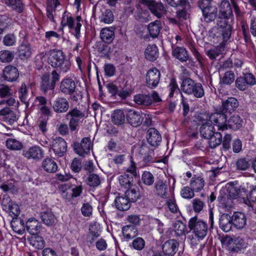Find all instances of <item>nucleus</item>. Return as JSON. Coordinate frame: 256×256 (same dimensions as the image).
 Masks as SVG:
<instances>
[{
  "label": "nucleus",
  "instance_id": "1",
  "mask_svg": "<svg viewBox=\"0 0 256 256\" xmlns=\"http://www.w3.org/2000/svg\"><path fill=\"white\" fill-rule=\"evenodd\" d=\"M48 62L53 68H58L60 72L66 73L71 67L70 61L66 58L64 52L60 50H52L50 52Z\"/></svg>",
  "mask_w": 256,
  "mask_h": 256
},
{
  "label": "nucleus",
  "instance_id": "2",
  "mask_svg": "<svg viewBox=\"0 0 256 256\" xmlns=\"http://www.w3.org/2000/svg\"><path fill=\"white\" fill-rule=\"evenodd\" d=\"M180 89L184 94L193 96L197 98H202L204 96L202 85L188 78L182 80L180 84Z\"/></svg>",
  "mask_w": 256,
  "mask_h": 256
},
{
  "label": "nucleus",
  "instance_id": "3",
  "mask_svg": "<svg viewBox=\"0 0 256 256\" xmlns=\"http://www.w3.org/2000/svg\"><path fill=\"white\" fill-rule=\"evenodd\" d=\"M188 227L198 240H202L208 232V226L206 222L197 216L190 218L188 222Z\"/></svg>",
  "mask_w": 256,
  "mask_h": 256
},
{
  "label": "nucleus",
  "instance_id": "4",
  "mask_svg": "<svg viewBox=\"0 0 256 256\" xmlns=\"http://www.w3.org/2000/svg\"><path fill=\"white\" fill-rule=\"evenodd\" d=\"M86 118L85 111L80 110L77 108L70 110L66 116V118L70 120L68 124L71 131L76 130L79 124Z\"/></svg>",
  "mask_w": 256,
  "mask_h": 256
},
{
  "label": "nucleus",
  "instance_id": "5",
  "mask_svg": "<svg viewBox=\"0 0 256 256\" xmlns=\"http://www.w3.org/2000/svg\"><path fill=\"white\" fill-rule=\"evenodd\" d=\"M60 78V74L56 70H52L50 76L48 74H44L42 77L41 89L44 92L54 90Z\"/></svg>",
  "mask_w": 256,
  "mask_h": 256
},
{
  "label": "nucleus",
  "instance_id": "6",
  "mask_svg": "<svg viewBox=\"0 0 256 256\" xmlns=\"http://www.w3.org/2000/svg\"><path fill=\"white\" fill-rule=\"evenodd\" d=\"M50 146L54 154L62 157L64 156L67 150V144L64 140L60 137H56L50 142Z\"/></svg>",
  "mask_w": 256,
  "mask_h": 256
},
{
  "label": "nucleus",
  "instance_id": "7",
  "mask_svg": "<svg viewBox=\"0 0 256 256\" xmlns=\"http://www.w3.org/2000/svg\"><path fill=\"white\" fill-rule=\"evenodd\" d=\"M92 146L91 140L90 138H84L80 142L74 144V148L76 152L80 156H84L90 152Z\"/></svg>",
  "mask_w": 256,
  "mask_h": 256
},
{
  "label": "nucleus",
  "instance_id": "8",
  "mask_svg": "<svg viewBox=\"0 0 256 256\" xmlns=\"http://www.w3.org/2000/svg\"><path fill=\"white\" fill-rule=\"evenodd\" d=\"M160 78V72L156 68L150 69L146 72V86L150 88H155L159 83Z\"/></svg>",
  "mask_w": 256,
  "mask_h": 256
},
{
  "label": "nucleus",
  "instance_id": "9",
  "mask_svg": "<svg viewBox=\"0 0 256 256\" xmlns=\"http://www.w3.org/2000/svg\"><path fill=\"white\" fill-rule=\"evenodd\" d=\"M210 122L218 128V130L224 131L226 130V116L222 113L216 112L210 116Z\"/></svg>",
  "mask_w": 256,
  "mask_h": 256
},
{
  "label": "nucleus",
  "instance_id": "10",
  "mask_svg": "<svg viewBox=\"0 0 256 256\" xmlns=\"http://www.w3.org/2000/svg\"><path fill=\"white\" fill-rule=\"evenodd\" d=\"M148 142L152 146H157L160 144L162 138L160 132L155 128H150L146 132Z\"/></svg>",
  "mask_w": 256,
  "mask_h": 256
},
{
  "label": "nucleus",
  "instance_id": "11",
  "mask_svg": "<svg viewBox=\"0 0 256 256\" xmlns=\"http://www.w3.org/2000/svg\"><path fill=\"white\" fill-rule=\"evenodd\" d=\"M23 156L28 159L40 160L44 156L42 148L37 146H32L22 152Z\"/></svg>",
  "mask_w": 256,
  "mask_h": 256
},
{
  "label": "nucleus",
  "instance_id": "12",
  "mask_svg": "<svg viewBox=\"0 0 256 256\" xmlns=\"http://www.w3.org/2000/svg\"><path fill=\"white\" fill-rule=\"evenodd\" d=\"M178 242L174 239L166 241L162 245V249L165 255L174 256L178 250Z\"/></svg>",
  "mask_w": 256,
  "mask_h": 256
},
{
  "label": "nucleus",
  "instance_id": "13",
  "mask_svg": "<svg viewBox=\"0 0 256 256\" xmlns=\"http://www.w3.org/2000/svg\"><path fill=\"white\" fill-rule=\"evenodd\" d=\"M126 118L128 122L134 127L140 126L143 120V118L140 113L132 110H128Z\"/></svg>",
  "mask_w": 256,
  "mask_h": 256
},
{
  "label": "nucleus",
  "instance_id": "14",
  "mask_svg": "<svg viewBox=\"0 0 256 256\" xmlns=\"http://www.w3.org/2000/svg\"><path fill=\"white\" fill-rule=\"evenodd\" d=\"M148 9L158 18H160L164 13V6L161 2L148 0L146 2Z\"/></svg>",
  "mask_w": 256,
  "mask_h": 256
},
{
  "label": "nucleus",
  "instance_id": "15",
  "mask_svg": "<svg viewBox=\"0 0 256 256\" xmlns=\"http://www.w3.org/2000/svg\"><path fill=\"white\" fill-rule=\"evenodd\" d=\"M4 79L8 82H14L19 76L18 69L14 66H8L5 67L2 72Z\"/></svg>",
  "mask_w": 256,
  "mask_h": 256
},
{
  "label": "nucleus",
  "instance_id": "16",
  "mask_svg": "<svg viewBox=\"0 0 256 256\" xmlns=\"http://www.w3.org/2000/svg\"><path fill=\"white\" fill-rule=\"evenodd\" d=\"M76 88L75 82L71 78H66L62 80L60 86V90L66 94H72Z\"/></svg>",
  "mask_w": 256,
  "mask_h": 256
},
{
  "label": "nucleus",
  "instance_id": "17",
  "mask_svg": "<svg viewBox=\"0 0 256 256\" xmlns=\"http://www.w3.org/2000/svg\"><path fill=\"white\" fill-rule=\"evenodd\" d=\"M69 108V103L63 98H58L54 102L53 109L58 113L66 112Z\"/></svg>",
  "mask_w": 256,
  "mask_h": 256
},
{
  "label": "nucleus",
  "instance_id": "18",
  "mask_svg": "<svg viewBox=\"0 0 256 256\" xmlns=\"http://www.w3.org/2000/svg\"><path fill=\"white\" fill-rule=\"evenodd\" d=\"M232 224L238 229L243 228L246 224L244 214L241 212H235L232 217Z\"/></svg>",
  "mask_w": 256,
  "mask_h": 256
},
{
  "label": "nucleus",
  "instance_id": "19",
  "mask_svg": "<svg viewBox=\"0 0 256 256\" xmlns=\"http://www.w3.org/2000/svg\"><path fill=\"white\" fill-rule=\"evenodd\" d=\"M168 190V186L166 180H158L156 181L154 184V191L156 194L162 198L166 197Z\"/></svg>",
  "mask_w": 256,
  "mask_h": 256
},
{
  "label": "nucleus",
  "instance_id": "20",
  "mask_svg": "<svg viewBox=\"0 0 256 256\" xmlns=\"http://www.w3.org/2000/svg\"><path fill=\"white\" fill-rule=\"evenodd\" d=\"M238 106L237 100L234 98H229L222 104V111L223 112L232 113Z\"/></svg>",
  "mask_w": 256,
  "mask_h": 256
},
{
  "label": "nucleus",
  "instance_id": "21",
  "mask_svg": "<svg viewBox=\"0 0 256 256\" xmlns=\"http://www.w3.org/2000/svg\"><path fill=\"white\" fill-rule=\"evenodd\" d=\"M40 218L43 223L47 226H52L56 223V217L50 210L42 212Z\"/></svg>",
  "mask_w": 256,
  "mask_h": 256
},
{
  "label": "nucleus",
  "instance_id": "22",
  "mask_svg": "<svg viewBox=\"0 0 256 256\" xmlns=\"http://www.w3.org/2000/svg\"><path fill=\"white\" fill-rule=\"evenodd\" d=\"M242 125V120L238 115H233L226 122V130L228 128L234 130H239Z\"/></svg>",
  "mask_w": 256,
  "mask_h": 256
},
{
  "label": "nucleus",
  "instance_id": "23",
  "mask_svg": "<svg viewBox=\"0 0 256 256\" xmlns=\"http://www.w3.org/2000/svg\"><path fill=\"white\" fill-rule=\"evenodd\" d=\"M220 14L224 19H228L232 16V12L230 2L223 0L220 6Z\"/></svg>",
  "mask_w": 256,
  "mask_h": 256
},
{
  "label": "nucleus",
  "instance_id": "24",
  "mask_svg": "<svg viewBox=\"0 0 256 256\" xmlns=\"http://www.w3.org/2000/svg\"><path fill=\"white\" fill-rule=\"evenodd\" d=\"M219 224L220 228L224 232H229L232 225V218L228 214H222L220 218Z\"/></svg>",
  "mask_w": 256,
  "mask_h": 256
},
{
  "label": "nucleus",
  "instance_id": "25",
  "mask_svg": "<svg viewBox=\"0 0 256 256\" xmlns=\"http://www.w3.org/2000/svg\"><path fill=\"white\" fill-rule=\"evenodd\" d=\"M145 58L147 60L154 62L158 56L159 52L157 46L155 44H150L144 52Z\"/></svg>",
  "mask_w": 256,
  "mask_h": 256
},
{
  "label": "nucleus",
  "instance_id": "26",
  "mask_svg": "<svg viewBox=\"0 0 256 256\" xmlns=\"http://www.w3.org/2000/svg\"><path fill=\"white\" fill-rule=\"evenodd\" d=\"M204 184V180L202 176L194 175L190 180V186L193 190L198 192L203 188Z\"/></svg>",
  "mask_w": 256,
  "mask_h": 256
},
{
  "label": "nucleus",
  "instance_id": "27",
  "mask_svg": "<svg viewBox=\"0 0 256 256\" xmlns=\"http://www.w3.org/2000/svg\"><path fill=\"white\" fill-rule=\"evenodd\" d=\"M46 0V14L48 18L52 22H55L54 16V12H55L56 8L60 4L58 0Z\"/></svg>",
  "mask_w": 256,
  "mask_h": 256
},
{
  "label": "nucleus",
  "instance_id": "28",
  "mask_svg": "<svg viewBox=\"0 0 256 256\" xmlns=\"http://www.w3.org/2000/svg\"><path fill=\"white\" fill-rule=\"evenodd\" d=\"M173 56L182 62H184L188 60V54L186 49L184 47L176 46L173 48Z\"/></svg>",
  "mask_w": 256,
  "mask_h": 256
},
{
  "label": "nucleus",
  "instance_id": "29",
  "mask_svg": "<svg viewBox=\"0 0 256 256\" xmlns=\"http://www.w3.org/2000/svg\"><path fill=\"white\" fill-rule=\"evenodd\" d=\"M218 14V10L216 5L210 6L209 8L202 12L203 18L204 22H210L214 21Z\"/></svg>",
  "mask_w": 256,
  "mask_h": 256
},
{
  "label": "nucleus",
  "instance_id": "30",
  "mask_svg": "<svg viewBox=\"0 0 256 256\" xmlns=\"http://www.w3.org/2000/svg\"><path fill=\"white\" fill-rule=\"evenodd\" d=\"M134 101L138 105L149 106L152 104V100L150 96L143 94H136L134 97Z\"/></svg>",
  "mask_w": 256,
  "mask_h": 256
},
{
  "label": "nucleus",
  "instance_id": "31",
  "mask_svg": "<svg viewBox=\"0 0 256 256\" xmlns=\"http://www.w3.org/2000/svg\"><path fill=\"white\" fill-rule=\"evenodd\" d=\"M114 204L116 208L122 211L127 210L130 206V201L126 197H116L114 200Z\"/></svg>",
  "mask_w": 256,
  "mask_h": 256
},
{
  "label": "nucleus",
  "instance_id": "32",
  "mask_svg": "<svg viewBox=\"0 0 256 256\" xmlns=\"http://www.w3.org/2000/svg\"><path fill=\"white\" fill-rule=\"evenodd\" d=\"M232 26H226L225 28H216V30L220 32L218 35H216L214 34H212V36L214 38V36L218 37L219 36H222V42L224 44L227 42L230 39L232 35Z\"/></svg>",
  "mask_w": 256,
  "mask_h": 256
},
{
  "label": "nucleus",
  "instance_id": "33",
  "mask_svg": "<svg viewBox=\"0 0 256 256\" xmlns=\"http://www.w3.org/2000/svg\"><path fill=\"white\" fill-rule=\"evenodd\" d=\"M42 167L45 171L48 172H54L58 169L56 162L53 159L48 158H45L42 161Z\"/></svg>",
  "mask_w": 256,
  "mask_h": 256
},
{
  "label": "nucleus",
  "instance_id": "34",
  "mask_svg": "<svg viewBox=\"0 0 256 256\" xmlns=\"http://www.w3.org/2000/svg\"><path fill=\"white\" fill-rule=\"evenodd\" d=\"M200 132L201 136L207 139L214 133V127L210 122L204 124L201 126Z\"/></svg>",
  "mask_w": 256,
  "mask_h": 256
},
{
  "label": "nucleus",
  "instance_id": "35",
  "mask_svg": "<svg viewBox=\"0 0 256 256\" xmlns=\"http://www.w3.org/2000/svg\"><path fill=\"white\" fill-rule=\"evenodd\" d=\"M114 38V30L109 28H104L100 32V38L102 40L107 44L111 43Z\"/></svg>",
  "mask_w": 256,
  "mask_h": 256
},
{
  "label": "nucleus",
  "instance_id": "36",
  "mask_svg": "<svg viewBox=\"0 0 256 256\" xmlns=\"http://www.w3.org/2000/svg\"><path fill=\"white\" fill-rule=\"evenodd\" d=\"M122 232L124 238L128 240L134 238L138 234V230L136 227L130 224L123 226Z\"/></svg>",
  "mask_w": 256,
  "mask_h": 256
},
{
  "label": "nucleus",
  "instance_id": "37",
  "mask_svg": "<svg viewBox=\"0 0 256 256\" xmlns=\"http://www.w3.org/2000/svg\"><path fill=\"white\" fill-rule=\"evenodd\" d=\"M2 2L18 13L24 10V4L21 0H2Z\"/></svg>",
  "mask_w": 256,
  "mask_h": 256
},
{
  "label": "nucleus",
  "instance_id": "38",
  "mask_svg": "<svg viewBox=\"0 0 256 256\" xmlns=\"http://www.w3.org/2000/svg\"><path fill=\"white\" fill-rule=\"evenodd\" d=\"M26 228L31 234L35 235L39 232V222L34 218H30L26 223Z\"/></svg>",
  "mask_w": 256,
  "mask_h": 256
},
{
  "label": "nucleus",
  "instance_id": "39",
  "mask_svg": "<svg viewBox=\"0 0 256 256\" xmlns=\"http://www.w3.org/2000/svg\"><path fill=\"white\" fill-rule=\"evenodd\" d=\"M126 116L122 110H116L112 114V122L115 124H122L125 120Z\"/></svg>",
  "mask_w": 256,
  "mask_h": 256
},
{
  "label": "nucleus",
  "instance_id": "40",
  "mask_svg": "<svg viewBox=\"0 0 256 256\" xmlns=\"http://www.w3.org/2000/svg\"><path fill=\"white\" fill-rule=\"evenodd\" d=\"M10 224L13 230L16 232L20 234L24 233L25 230L24 222L20 218L12 220Z\"/></svg>",
  "mask_w": 256,
  "mask_h": 256
},
{
  "label": "nucleus",
  "instance_id": "41",
  "mask_svg": "<svg viewBox=\"0 0 256 256\" xmlns=\"http://www.w3.org/2000/svg\"><path fill=\"white\" fill-rule=\"evenodd\" d=\"M102 178L98 174L92 173L90 174L86 179V184L92 188L99 186L102 182Z\"/></svg>",
  "mask_w": 256,
  "mask_h": 256
},
{
  "label": "nucleus",
  "instance_id": "42",
  "mask_svg": "<svg viewBox=\"0 0 256 256\" xmlns=\"http://www.w3.org/2000/svg\"><path fill=\"white\" fill-rule=\"evenodd\" d=\"M160 29L161 26H160V21L159 20L152 22L148 26L149 33L152 38H156L158 36Z\"/></svg>",
  "mask_w": 256,
  "mask_h": 256
},
{
  "label": "nucleus",
  "instance_id": "43",
  "mask_svg": "<svg viewBox=\"0 0 256 256\" xmlns=\"http://www.w3.org/2000/svg\"><path fill=\"white\" fill-rule=\"evenodd\" d=\"M208 144L211 148H214L219 146L222 142V134L220 132H214L213 135L210 136Z\"/></svg>",
  "mask_w": 256,
  "mask_h": 256
},
{
  "label": "nucleus",
  "instance_id": "44",
  "mask_svg": "<svg viewBox=\"0 0 256 256\" xmlns=\"http://www.w3.org/2000/svg\"><path fill=\"white\" fill-rule=\"evenodd\" d=\"M126 196L130 201L134 202L139 198L140 194L137 190L136 188L130 186L128 188L125 192Z\"/></svg>",
  "mask_w": 256,
  "mask_h": 256
},
{
  "label": "nucleus",
  "instance_id": "45",
  "mask_svg": "<svg viewBox=\"0 0 256 256\" xmlns=\"http://www.w3.org/2000/svg\"><path fill=\"white\" fill-rule=\"evenodd\" d=\"M132 177L130 176L127 174H124L119 177V182L120 184L126 188H130L132 186Z\"/></svg>",
  "mask_w": 256,
  "mask_h": 256
},
{
  "label": "nucleus",
  "instance_id": "46",
  "mask_svg": "<svg viewBox=\"0 0 256 256\" xmlns=\"http://www.w3.org/2000/svg\"><path fill=\"white\" fill-rule=\"evenodd\" d=\"M30 244L36 249H42L44 248L45 242L42 237L36 236L30 240Z\"/></svg>",
  "mask_w": 256,
  "mask_h": 256
},
{
  "label": "nucleus",
  "instance_id": "47",
  "mask_svg": "<svg viewBox=\"0 0 256 256\" xmlns=\"http://www.w3.org/2000/svg\"><path fill=\"white\" fill-rule=\"evenodd\" d=\"M6 146L8 148L12 150H20L23 146L20 142L14 138H8L6 140Z\"/></svg>",
  "mask_w": 256,
  "mask_h": 256
},
{
  "label": "nucleus",
  "instance_id": "48",
  "mask_svg": "<svg viewBox=\"0 0 256 256\" xmlns=\"http://www.w3.org/2000/svg\"><path fill=\"white\" fill-rule=\"evenodd\" d=\"M18 52L22 59H27L32 54L31 48L28 45L22 44L19 48Z\"/></svg>",
  "mask_w": 256,
  "mask_h": 256
},
{
  "label": "nucleus",
  "instance_id": "49",
  "mask_svg": "<svg viewBox=\"0 0 256 256\" xmlns=\"http://www.w3.org/2000/svg\"><path fill=\"white\" fill-rule=\"evenodd\" d=\"M142 181L144 184L150 186L154 182V176L150 172L144 171L142 175Z\"/></svg>",
  "mask_w": 256,
  "mask_h": 256
},
{
  "label": "nucleus",
  "instance_id": "50",
  "mask_svg": "<svg viewBox=\"0 0 256 256\" xmlns=\"http://www.w3.org/2000/svg\"><path fill=\"white\" fill-rule=\"evenodd\" d=\"M74 20L70 13L64 12L63 14L62 20L61 21V25L62 27L68 26L71 28L72 24L74 22Z\"/></svg>",
  "mask_w": 256,
  "mask_h": 256
},
{
  "label": "nucleus",
  "instance_id": "51",
  "mask_svg": "<svg viewBox=\"0 0 256 256\" xmlns=\"http://www.w3.org/2000/svg\"><path fill=\"white\" fill-rule=\"evenodd\" d=\"M14 54L10 51L3 50L0 52V61L2 62H9L12 61Z\"/></svg>",
  "mask_w": 256,
  "mask_h": 256
},
{
  "label": "nucleus",
  "instance_id": "52",
  "mask_svg": "<svg viewBox=\"0 0 256 256\" xmlns=\"http://www.w3.org/2000/svg\"><path fill=\"white\" fill-rule=\"evenodd\" d=\"M174 230L176 234L178 236H180L184 234L186 226L180 220L176 221L174 224Z\"/></svg>",
  "mask_w": 256,
  "mask_h": 256
},
{
  "label": "nucleus",
  "instance_id": "53",
  "mask_svg": "<svg viewBox=\"0 0 256 256\" xmlns=\"http://www.w3.org/2000/svg\"><path fill=\"white\" fill-rule=\"evenodd\" d=\"M223 48L222 46L219 45L217 46H216L213 49H211L210 50H208L206 52V54L210 58L211 60H214L216 59V58L220 56V54H221L222 49Z\"/></svg>",
  "mask_w": 256,
  "mask_h": 256
},
{
  "label": "nucleus",
  "instance_id": "54",
  "mask_svg": "<svg viewBox=\"0 0 256 256\" xmlns=\"http://www.w3.org/2000/svg\"><path fill=\"white\" fill-rule=\"evenodd\" d=\"M114 20V14L110 10H106L102 15L100 21L105 24H110Z\"/></svg>",
  "mask_w": 256,
  "mask_h": 256
},
{
  "label": "nucleus",
  "instance_id": "55",
  "mask_svg": "<svg viewBox=\"0 0 256 256\" xmlns=\"http://www.w3.org/2000/svg\"><path fill=\"white\" fill-rule=\"evenodd\" d=\"M19 98L20 100L24 103L26 104L28 99V91L26 85L24 84H22L20 89L18 92Z\"/></svg>",
  "mask_w": 256,
  "mask_h": 256
},
{
  "label": "nucleus",
  "instance_id": "56",
  "mask_svg": "<svg viewBox=\"0 0 256 256\" xmlns=\"http://www.w3.org/2000/svg\"><path fill=\"white\" fill-rule=\"evenodd\" d=\"M250 161L246 160L245 158H240L236 162V168L240 170H248L250 166Z\"/></svg>",
  "mask_w": 256,
  "mask_h": 256
},
{
  "label": "nucleus",
  "instance_id": "57",
  "mask_svg": "<svg viewBox=\"0 0 256 256\" xmlns=\"http://www.w3.org/2000/svg\"><path fill=\"white\" fill-rule=\"evenodd\" d=\"M194 191L191 188L190 186H186L182 188L180 194L184 198L190 199L194 196Z\"/></svg>",
  "mask_w": 256,
  "mask_h": 256
},
{
  "label": "nucleus",
  "instance_id": "58",
  "mask_svg": "<svg viewBox=\"0 0 256 256\" xmlns=\"http://www.w3.org/2000/svg\"><path fill=\"white\" fill-rule=\"evenodd\" d=\"M12 94V92L10 86L5 84L0 86V98L8 97Z\"/></svg>",
  "mask_w": 256,
  "mask_h": 256
},
{
  "label": "nucleus",
  "instance_id": "59",
  "mask_svg": "<svg viewBox=\"0 0 256 256\" xmlns=\"http://www.w3.org/2000/svg\"><path fill=\"white\" fill-rule=\"evenodd\" d=\"M192 208L196 212H200L204 206V203L203 201L198 198L194 199L192 201Z\"/></svg>",
  "mask_w": 256,
  "mask_h": 256
},
{
  "label": "nucleus",
  "instance_id": "60",
  "mask_svg": "<svg viewBox=\"0 0 256 256\" xmlns=\"http://www.w3.org/2000/svg\"><path fill=\"white\" fill-rule=\"evenodd\" d=\"M198 5L201 10L202 12L206 10L209 8L210 6L214 5L212 0H198Z\"/></svg>",
  "mask_w": 256,
  "mask_h": 256
},
{
  "label": "nucleus",
  "instance_id": "61",
  "mask_svg": "<svg viewBox=\"0 0 256 256\" xmlns=\"http://www.w3.org/2000/svg\"><path fill=\"white\" fill-rule=\"evenodd\" d=\"M81 26L82 24L78 22L76 24L74 22L72 24V28H68L70 32L74 35L77 39H78L80 37Z\"/></svg>",
  "mask_w": 256,
  "mask_h": 256
},
{
  "label": "nucleus",
  "instance_id": "62",
  "mask_svg": "<svg viewBox=\"0 0 256 256\" xmlns=\"http://www.w3.org/2000/svg\"><path fill=\"white\" fill-rule=\"evenodd\" d=\"M132 246L135 250H140L144 248L145 242L141 238H136L132 241Z\"/></svg>",
  "mask_w": 256,
  "mask_h": 256
},
{
  "label": "nucleus",
  "instance_id": "63",
  "mask_svg": "<svg viewBox=\"0 0 256 256\" xmlns=\"http://www.w3.org/2000/svg\"><path fill=\"white\" fill-rule=\"evenodd\" d=\"M234 80V74L232 71L226 72L223 76L222 81L224 84H232Z\"/></svg>",
  "mask_w": 256,
  "mask_h": 256
},
{
  "label": "nucleus",
  "instance_id": "64",
  "mask_svg": "<svg viewBox=\"0 0 256 256\" xmlns=\"http://www.w3.org/2000/svg\"><path fill=\"white\" fill-rule=\"evenodd\" d=\"M16 42V38L13 34H8L3 39V43L6 46H12Z\"/></svg>",
  "mask_w": 256,
  "mask_h": 256
}]
</instances>
